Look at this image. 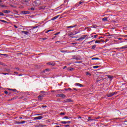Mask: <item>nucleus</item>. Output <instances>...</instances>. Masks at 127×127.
<instances>
[{
    "mask_svg": "<svg viewBox=\"0 0 127 127\" xmlns=\"http://www.w3.org/2000/svg\"><path fill=\"white\" fill-rule=\"evenodd\" d=\"M40 93L41 94H40V95H39L38 96V99L39 101H42V100H43V97H44L45 95H46V92L45 91H41Z\"/></svg>",
    "mask_w": 127,
    "mask_h": 127,
    "instance_id": "nucleus-1",
    "label": "nucleus"
},
{
    "mask_svg": "<svg viewBox=\"0 0 127 127\" xmlns=\"http://www.w3.org/2000/svg\"><path fill=\"white\" fill-rule=\"evenodd\" d=\"M86 37H87V35H82L80 38L77 39L76 40L77 41H82L84 40V39H85V38H86Z\"/></svg>",
    "mask_w": 127,
    "mask_h": 127,
    "instance_id": "nucleus-2",
    "label": "nucleus"
},
{
    "mask_svg": "<svg viewBox=\"0 0 127 127\" xmlns=\"http://www.w3.org/2000/svg\"><path fill=\"white\" fill-rule=\"evenodd\" d=\"M115 94H117V92H111L110 93H108L107 94V97H113V96H114V95H115Z\"/></svg>",
    "mask_w": 127,
    "mask_h": 127,
    "instance_id": "nucleus-3",
    "label": "nucleus"
},
{
    "mask_svg": "<svg viewBox=\"0 0 127 127\" xmlns=\"http://www.w3.org/2000/svg\"><path fill=\"white\" fill-rule=\"evenodd\" d=\"M42 119H43V117L38 116V117L34 118V121H36V120H42Z\"/></svg>",
    "mask_w": 127,
    "mask_h": 127,
    "instance_id": "nucleus-4",
    "label": "nucleus"
},
{
    "mask_svg": "<svg viewBox=\"0 0 127 127\" xmlns=\"http://www.w3.org/2000/svg\"><path fill=\"white\" fill-rule=\"evenodd\" d=\"M21 13H22V14H29L30 12L29 11H21Z\"/></svg>",
    "mask_w": 127,
    "mask_h": 127,
    "instance_id": "nucleus-5",
    "label": "nucleus"
},
{
    "mask_svg": "<svg viewBox=\"0 0 127 127\" xmlns=\"http://www.w3.org/2000/svg\"><path fill=\"white\" fill-rule=\"evenodd\" d=\"M72 59H75V60H82V58L81 57L78 58L76 57L75 56H72Z\"/></svg>",
    "mask_w": 127,
    "mask_h": 127,
    "instance_id": "nucleus-6",
    "label": "nucleus"
},
{
    "mask_svg": "<svg viewBox=\"0 0 127 127\" xmlns=\"http://www.w3.org/2000/svg\"><path fill=\"white\" fill-rule=\"evenodd\" d=\"M22 33H23L24 34H25V35H29V34H30V33L29 32H28V31H22Z\"/></svg>",
    "mask_w": 127,
    "mask_h": 127,
    "instance_id": "nucleus-7",
    "label": "nucleus"
},
{
    "mask_svg": "<svg viewBox=\"0 0 127 127\" xmlns=\"http://www.w3.org/2000/svg\"><path fill=\"white\" fill-rule=\"evenodd\" d=\"M30 0H23V1L25 2L27 5H29V3L28 2H29Z\"/></svg>",
    "mask_w": 127,
    "mask_h": 127,
    "instance_id": "nucleus-8",
    "label": "nucleus"
},
{
    "mask_svg": "<svg viewBox=\"0 0 127 127\" xmlns=\"http://www.w3.org/2000/svg\"><path fill=\"white\" fill-rule=\"evenodd\" d=\"M48 65H51V66H55V63L53 62H49V63H47Z\"/></svg>",
    "mask_w": 127,
    "mask_h": 127,
    "instance_id": "nucleus-9",
    "label": "nucleus"
},
{
    "mask_svg": "<svg viewBox=\"0 0 127 127\" xmlns=\"http://www.w3.org/2000/svg\"><path fill=\"white\" fill-rule=\"evenodd\" d=\"M2 12H4V13H9V12H10V11L9 10H2Z\"/></svg>",
    "mask_w": 127,
    "mask_h": 127,
    "instance_id": "nucleus-10",
    "label": "nucleus"
},
{
    "mask_svg": "<svg viewBox=\"0 0 127 127\" xmlns=\"http://www.w3.org/2000/svg\"><path fill=\"white\" fill-rule=\"evenodd\" d=\"M69 102H73V101L70 99H67L65 101V103H69Z\"/></svg>",
    "mask_w": 127,
    "mask_h": 127,
    "instance_id": "nucleus-11",
    "label": "nucleus"
},
{
    "mask_svg": "<svg viewBox=\"0 0 127 127\" xmlns=\"http://www.w3.org/2000/svg\"><path fill=\"white\" fill-rule=\"evenodd\" d=\"M107 76L108 77V78H109V79H110L111 80H113L114 78V76L110 75H107Z\"/></svg>",
    "mask_w": 127,
    "mask_h": 127,
    "instance_id": "nucleus-12",
    "label": "nucleus"
},
{
    "mask_svg": "<svg viewBox=\"0 0 127 127\" xmlns=\"http://www.w3.org/2000/svg\"><path fill=\"white\" fill-rule=\"evenodd\" d=\"M75 86H78L79 87H84V85L82 84L77 83H75Z\"/></svg>",
    "mask_w": 127,
    "mask_h": 127,
    "instance_id": "nucleus-13",
    "label": "nucleus"
},
{
    "mask_svg": "<svg viewBox=\"0 0 127 127\" xmlns=\"http://www.w3.org/2000/svg\"><path fill=\"white\" fill-rule=\"evenodd\" d=\"M59 97H60V98H65L66 95H65V94H59Z\"/></svg>",
    "mask_w": 127,
    "mask_h": 127,
    "instance_id": "nucleus-14",
    "label": "nucleus"
},
{
    "mask_svg": "<svg viewBox=\"0 0 127 127\" xmlns=\"http://www.w3.org/2000/svg\"><path fill=\"white\" fill-rule=\"evenodd\" d=\"M8 90H9V91H12L13 92H17V90L15 89L8 88Z\"/></svg>",
    "mask_w": 127,
    "mask_h": 127,
    "instance_id": "nucleus-15",
    "label": "nucleus"
},
{
    "mask_svg": "<svg viewBox=\"0 0 127 127\" xmlns=\"http://www.w3.org/2000/svg\"><path fill=\"white\" fill-rule=\"evenodd\" d=\"M67 71H73L74 70V68L73 67H68L67 68Z\"/></svg>",
    "mask_w": 127,
    "mask_h": 127,
    "instance_id": "nucleus-16",
    "label": "nucleus"
},
{
    "mask_svg": "<svg viewBox=\"0 0 127 127\" xmlns=\"http://www.w3.org/2000/svg\"><path fill=\"white\" fill-rule=\"evenodd\" d=\"M127 49V45L124 46L123 47H121L120 49Z\"/></svg>",
    "mask_w": 127,
    "mask_h": 127,
    "instance_id": "nucleus-17",
    "label": "nucleus"
},
{
    "mask_svg": "<svg viewBox=\"0 0 127 127\" xmlns=\"http://www.w3.org/2000/svg\"><path fill=\"white\" fill-rule=\"evenodd\" d=\"M59 17V16H56L53 18H52L51 19L52 20H55V19H57V18H58V17Z\"/></svg>",
    "mask_w": 127,
    "mask_h": 127,
    "instance_id": "nucleus-18",
    "label": "nucleus"
},
{
    "mask_svg": "<svg viewBox=\"0 0 127 127\" xmlns=\"http://www.w3.org/2000/svg\"><path fill=\"white\" fill-rule=\"evenodd\" d=\"M76 26H77V24H75L74 26H68L67 27V28H73V27H76Z\"/></svg>",
    "mask_w": 127,
    "mask_h": 127,
    "instance_id": "nucleus-19",
    "label": "nucleus"
},
{
    "mask_svg": "<svg viewBox=\"0 0 127 127\" xmlns=\"http://www.w3.org/2000/svg\"><path fill=\"white\" fill-rule=\"evenodd\" d=\"M39 26H32L31 29L33 30V29H35V28H37Z\"/></svg>",
    "mask_w": 127,
    "mask_h": 127,
    "instance_id": "nucleus-20",
    "label": "nucleus"
},
{
    "mask_svg": "<svg viewBox=\"0 0 127 127\" xmlns=\"http://www.w3.org/2000/svg\"><path fill=\"white\" fill-rule=\"evenodd\" d=\"M63 119H66L67 120H70V119H72V118L71 117H69L68 116H65L64 117Z\"/></svg>",
    "mask_w": 127,
    "mask_h": 127,
    "instance_id": "nucleus-21",
    "label": "nucleus"
},
{
    "mask_svg": "<svg viewBox=\"0 0 127 127\" xmlns=\"http://www.w3.org/2000/svg\"><path fill=\"white\" fill-rule=\"evenodd\" d=\"M102 20L103 21H108V18L107 17H104L102 19Z\"/></svg>",
    "mask_w": 127,
    "mask_h": 127,
    "instance_id": "nucleus-22",
    "label": "nucleus"
},
{
    "mask_svg": "<svg viewBox=\"0 0 127 127\" xmlns=\"http://www.w3.org/2000/svg\"><path fill=\"white\" fill-rule=\"evenodd\" d=\"M93 69H97L98 68H100V66L99 65H96L93 66Z\"/></svg>",
    "mask_w": 127,
    "mask_h": 127,
    "instance_id": "nucleus-23",
    "label": "nucleus"
},
{
    "mask_svg": "<svg viewBox=\"0 0 127 127\" xmlns=\"http://www.w3.org/2000/svg\"><path fill=\"white\" fill-rule=\"evenodd\" d=\"M91 60H100V59L99 58H93Z\"/></svg>",
    "mask_w": 127,
    "mask_h": 127,
    "instance_id": "nucleus-24",
    "label": "nucleus"
},
{
    "mask_svg": "<svg viewBox=\"0 0 127 127\" xmlns=\"http://www.w3.org/2000/svg\"><path fill=\"white\" fill-rule=\"evenodd\" d=\"M61 123V124H63V125H66V124H67V122L66 121H62Z\"/></svg>",
    "mask_w": 127,
    "mask_h": 127,
    "instance_id": "nucleus-25",
    "label": "nucleus"
},
{
    "mask_svg": "<svg viewBox=\"0 0 127 127\" xmlns=\"http://www.w3.org/2000/svg\"><path fill=\"white\" fill-rule=\"evenodd\" d=\"M10 6H11V7H13V8H16V6L15 5L10 4Z\"/></svg>",
    "mask_w": 127,
    "mask_h": 127,
    "instance_id": "nucleus-26",
    "label": "nucleus"
},
{
    "mask_svg": "<svg viewBox=\"0 0 127 127\" xmlns=\"http://www.w3.org/2000/svg\"><path fill=\"white\" fill-rule=\"evenodd\" d=\"M0 7H6V6L5 5L0 4Z\"/></svg>",
    "mask_w": 127,
    "mask_h": 127,
    "instance_id": "nucleus-27",
    "label": "nucleus"
},
{
    "mask_svg": "<svg viewBox=\"0 0 127 127\" xmlns=\"http://www.w3.org/2000/svg\"><path fill=\"white\" fill-rule=\"evenodd\" d=\"M88 119H89L87 120V122H90V121H94L93 119H91V117H88Z\"/></svg>",
    "mask_w": 127,
    "mask_h": 127,
    "instance_id": "nucleus-28",
    "label": "nucleus"
},
{
    "mask_svg": "<svg viewBox=\"0 0 127 127\" xmlns=\"http://www.w3.org/2000/svg\"><path fill=\"white\" fill-rule=\"evenodd\" d=\"M97 46L96 45H94L93 46H92V49H95V48H96V47Z\"/></svg>",
    "mask_w": 127,
    "mask_h": 127,
    "instance_id": "nucleus-29",
    "label": "nucleus"
},
{
    "mask_svg": "<svg viewBox=\"0 0 127 127\" xmlns=\"http://www.w3.org/2000/svg\"><path fill=\"white\" fill-rule=\"evenodd\" d=\"M34 8L31 7V8H29L28 10H34Z\"/></svg>",
    "mask_w": 127,
    "mask_h": 127,
    "instance_id": "nucleus-30",
    "label": "nucleus"
},
{
    "mask_svg": "<svg viewBox=\"0 0 127 127\" xmlns=\"http://www.w3.org/2000/svg\"><path fill=\"white\" fill-rule=\"evenodd\" d=\"M93 28H97V27H98V26H97L96 25H93L92 26Z\"/></svg>",
    "mask_w": 127,
    "mask_h": 127,
    "instance_id": "nucleus-31",
    "label": "nucleus"
},
{
    "mask_svg": "<svg viewBox=\"0 0 127 127\" xmlns=\"http://www.w3.org/2000/svg\"><path fill=\"white\" fill-rule=\"evenodd\" d=\"M53 31V30H48L45 32V33H48V32H50V31Z\"/></svg>",
    "mask_w": 127,
    "mask_h": 127,
    "instance_id": "nucleus-32",
    "label": "nucleus"
},
{
    "mask_svg": "<svg viewBox=\"0 0 127 127\" xmlns=\"http://www.w3.org/2000/svg\"><path fill=\"white\" fill-rule=\"evenodd\" d=\"M83 2H84L79 1V2H78V6H79L80 4H81L82 3H83Z\"/></svg>",
    "mask_w": 127,
    "mask_h": 127,
    "instance_id": "nucleus-33",
    "label": "nucleus"
},
{
    "mask_svg": "<svg viewBox=\"0 0 127 127\" xmlns=\"http://www.w3.org/2000/svg\"><path fill=\"white\" fill-rule=\"evenodd\" d=\"M101 41H102L97 40V41H95V43H101Z\"/></svg>",
    "mask_w": 127,
    "mask_h": 127,
    "instance_id": "nucleus-34",
    "label": "nucleus"
},
{
    "mask_svg": "<svg viewBox=\"0 0 127 127\" xmlns=\"http://www.w3.org/2000/svg\"><path fill=\"white\" fill-rule=\"evenodd\" d=\"M36 116H43V114L41 113V114H36Z\"/></svg>",
    "mask_w": 127,
    "mask_h": 127,
    "instance_id": "nucleus-35",
    "label": "nucleus"
},
{
    "mask_svg": "<svg viewBox=\"0 0 127 127\" xmlns=\"http://www.w3.org/2000/svg\"><path fill=\"white\" fill-rule=\"evenodd\" d=\"M0 15L1 16H3V15H4L3 13H2L1 12H0Z\"/></svg>",
    "mask_w": 127,
    "mask_h": 127,
    "instance_id": "nucleus-36",
    "label": "nucleus"
},
{
    "mask_svg": "<svg viewBox=\"0 0 127 127\" xmlns=\"http://www.w3.org/2000/svg\"><path fill=\"white\" fill-rule=\"evenodd\" d=\"M0 20V21H1L2 22H4V23H6V22H6V21L3 20Z\"/></svg>",
    "mask_w": 127,
    "mask_h": 127,
    "instance_id": "nucleus-37",
    "label": "nucleus"
},
{
    "mask_svg": "<svg viewBox=\"0 0 127 127\" xmlns=\"http://www.w3.org/2000/svg\"><path fill=\"white\" fill-rule=\"evenodd\" d=\"M99 119H101V117H95V120H99Z\"/></svg>",
    "mask_w": 127,
    "mask_h": 127,
    "instance_id": "nucleus-38",
    "label": "nucleus"
},
{
    "mask_svg": "<svg viewBox=\"0 0 127 127\" xmlns=\"http://www.w3.org/2000/svg\"><path fill=\"white\" fill-rule=\"evenodd\" d=\"M0 55H2V56H7V54H0Z\"/></svg>",
    "mask_w": 127,
    "mask_h": 127,
    "instance_id": "nucleus-39",
    "label": "nucleus"
},
{
    "mask_svg": "<svg viewBox=\"0 0 127 127\" xmlns=\"http://www.w3.org/2000/svg\"><path fill=\"white\" fill-rule=\"evenodd\" d=\"M42 108H47V106L46 105H42Z\"/></svg>",
    "mask_w": 127,
    "mask_h": 127,
    "instance_id": "nucleus-40",
    "label": "nucleus"
},
{
    "mask_svg": "<svg viewBox=\"0 0 127 127\" xmlns=\"http://www.w3.org/2000/svg\"><path fill=\"white\" fill-rule=\"evenodd\" d=\"M58 34H60V32H57L56 34H54V35H58Z\"/></svg>",
    "mask_w": 127,
    "mask_h": 127,
    "instance_id": "nucleus-41",
    "label": "nucleus"
},
{
    "mask_svg": "<svg viewBox=\"0 0 127 127\" xmlns=\"http://www.w3.org/2000/svg\"><path fill=\"white\" fill-rule=\"evenodd\" d=\"M40 127H46V125H40Z\"/></svg>",
    "mask_w": 127,
    "mask_h": 127,
    "instance_id": "nucleus-42",
    "label": "nucleus"
},
{
    "mask_svg": "<svg viewBox=\"0 0 127 127\" xmlns=\"http://www.w3.org/2000/svg\"><path fill=\"white\" fill-rule=\"evenodd\" d=\"M122 37H127V35H123Z\"/></svg>",
    "mask_w": 127,
    "mask_h": 127,
    "instance_id": "nucleus-43",
    "label": "nucleus"
},
{
    "mask_svg": "<svg viewBox=\"0 0 127 127\" xmlns=\"http://www.w3.org/2000/svg\"><path fill=\"white\" fill-rule=\"evenodd\" d=\"M16 98H17V97H13V98H11V99H10V100H12H12H14V99H16Z\"/></svg>",
    "mask_w": 127,
    "mask_h": 127,
    "instance_id": "nucleus-44",
    "label": "nucleus"
},
{
    "mask_svg": "<svg viewBox=\"0 0 127 127\" xmlns=\"http://www.w3.org/2000/svg\"><path fill=\"white\" fill-rule=\"evenodd\" d=\"M25 121H22L21 122V124H25Z\"/></svg>",
    "mask_w": 127,
    "mask_h": 127,
    "instance_id": "nucleus-45",
    "label": "nucleus"
},
{
    "mask_svg": "<svg viewBox=\"0 0 127 127\" xmlns=\"http://www.w3.org/2000/svg\"><path fill=\"white\" fill-rule=\"evenodd\" d=\"M86 75H91V73H89V72H86Z\"/></svg>",
    "mask_w": 127,
    "mask_h": 127,
    "instance_id": "nucleus-46",
    "label": "nucleus"
},
{
    "mask_svg": "<svg viewBox=\"0 0 127 127\" xmlns=\"http://www.w3.org/2000/svg\"><path fill=\"white\" fill-rule=\"evenodd\" d=\"M60 115H63V116H64L65 115V113L62 112L60 113Z\"/></svg>",
    "mask_w": 127,
    "mask_h": 127,
    "instance_id": "nucleus-47",
    "label": "nucleus"
},
{
    "mask_svg": "<svg viewBox=\"0 0 127 127\" xmlns=\"http://www.w3.org/2000/svg\"><path fill=\"white\" fill-rule=\"evenodd\" d=\"M3 75H8V73H2Z\"/></svg>",
    "mask_w": 127,
    "mask_h": 127,
    "instance_id": "nucleus-48",
    "label": "nucleus"
},
{
    "mask_svg": "<svg viewBox=\"0 0 127 127\" xmlns=\"http://www.w3.org/2000/svg\"><path fill=\"white\" fill-rule=\"evenodd\" d=\"M18 125H21V122H17Z\"/></svg>",
    "mask_w": 127,
    "mask_h": 127,
    "instance_id": "nucleus-49",
    "label": "nucleus"
},
{
    "mask_svg": "<svg viewBox=\"0 0 127 127\" xmlns=\"http://www.w3.org/2000/svg\"><path fill=\"white\" fill-rule=\"evenodd\" d=\"M64 127H70L69 125H64Z\"/></svg>",
    "mask_w": 127,
    "mask_h": 127,
    "instance_id": "nucleus-50",
    "label": "nucleus"
},
{
    "mask_svg": "<svg viewBox=\"0 0 127 127\" xmlns=\"http://www.w3.org/2000/svg\"><path fill=\"white\" fill-rule=\"evenodd\" d=\"M4 93L6 94H7L8 93V92L7 91H4Z\"/></svg>",
    "mask_w": 127,
    "mask_h": 127,
    "instance_id": "nucleus-51",
    "label": "nucleus"
},
{
    "mask_svg": "<svg viewBox=\"0 0 127 127\" xmlns=\"http://www.w3.org/2000/svg\"><path fill=\"white\" fill-rule=\"evenodd\" d=\"M66 68H67L66 66H64L63 67V69H66Z\"/></svg>",
    "mask_w": 127,
    "mask_h": 127,
    "instance_id": "nucleus-52",
    "label": "nucleus"
},
{
    "mask_svg": "<svg viewBox=\"0 0 127 127\" xmlns=\"http://www.w3.org/2000/svg\"><path fill=\"white\" fill-rule=\"evenodd\" d=\"M98 37V35H94V38H96Z\"/></svg>",
    "mask_w": 127,
    "mask_h": 127,
    "instance_id": "nucleus-53",
    "label": "nucleus"
},
{
    "mask_svg": "<svg viewBox=\"0 0 127 127\" xmlns=\"http://www.w3.org/2000/svg\"><path fill=\"white\" fill-rule=\"evenodd\" d=\"M118 40H123V38H118Z\"/></svg>",
    "mask_w": 127,
    "mask_h": 127,
    "instance_id": "nucleus-54",
    "label": "nucleus"
},
{
    "mask_svg": "<svg viewBox=\"0 0 127 127\" xmlns=\"http://www.w3.org/2000/svg\"><path fill=\"white\" fill-rule=\"evenodd\" d=\"M93 41H94V40H93V41H91L90 42H88V43H89V44H90V43H92V42H93Z\"/></svg>",
    "mask_w": 127,
    "mask_h": 127,
    "instance_id": "nucleus-55",
    "label": "nucleus"
},
{
    "mask_svg": "<svg viewBox=\"0 0 127 127\" xmlns=\"http://www.w3.org/2000/svg\"><path fill=\"white\" fill-rule=\"evenodd\" d=\"M15 69H16V70H17L18 71L19 70V68H18V67L15 68Z\"/></svg>",
    "mask_w": 127,
    "mask_h": 127,
    "instance_id": "nucleus-56",
    "label": "nucleus"
},
{
    "mask_svg": "<svg viewBox=\"0 0 127 127\" xmlns=\"http://www.w3.org/2000/svg\"><path fill=\"white\" fill-rule=\"evenodd\" d=\"M66 123H67V124H70L71 123V122L70 121H67V122H66Z\"/></svg>",
    "mask_w": 127,
    "mask_h": 127,
    "instance_id": "nucleus-57",
    "label": "nucleus"
},
{
    "mask_svg": "<svg viewBox=\"0 0 127 127\" xmlns=\"http://www.w3.org/2000/svg\"><path fill=\"white\" fill-rule=\"evenodd\" d=\"M56 37V36H55V37H53V38H52V39L53 40V39H54Z\"/></svg>",
    "mask_w": 127,
    "mask_h": 127,
    "instance_id": "nucleus-58",
    "label": "nucleus"
},
{
    "mask_svg": "<svg viewBox=\"0 0 127 127\" xmlns=\"http://www.w3.org/2000/svg\"><path fill=\"white\" fill-rule=\"evenodd\" d=\"M14 27H15V28H17V26H16V25H14Z\"/></svg>",
    "mask_w": 127,
    "mask_h": 127,
    "instance_id": "nucleus-59",
    "label": "nucleus"
},
{
    "mask_svg": "<svg viewBox=\"0 0 127 127\" xmlns=\"http://www.w3.org/2000/svg\"><path fill=\"white\" fill-rule=\"evenodd\" d=\"M73 89L74 90V91H77V89L74 88Z\"/></svg>",
    "mask_w": 127,
    "mask_h": 127,
    "instance_id": "nucleus-60",
    "label": "nucleus"
},
{
    "mask_svg": "<svg viewBox=\"0 0 127 127\" xmlns=\"http://www.w3.org/2000/svg\"><path fill=\"white\" fill-rule=\"evenodd\" d=\"M46 71H49V69L48 68L46 69Z\"/></svg>",
    "mask_w": 127,
    "mask_h": 127,
    "instance_id": "nucleus-61",
    "label": "nucleus"
},
{
    "mask_svg": "<svg viewBox=\"0 0 127 127\" xmlns=\"http://www.w3.org/2000/svg\"><path fill=\"white\" fill-rule=\"evenodd\" d=\"M64 90H65V91H68V89H67V88H65Z\"/></svg>",
    "mask_w": 127,
    "mask_h": 127,
    "instance_id": "nucleus-62",
    "label": "nucleus"
},
{
    "mask_svg": "<svg viewBox=\"0 0 127 127\" xmlns=\"http://www.w3.org/2000/svg\"><path fill=\"white\" fill-rule=\"evenodd\" d=\"M61 52H62V53H64V52H65V51H61Z\"/></svg>",
    "mask_w": 127,
    "mask_h": 127,
    "instance_id": "nucleus-63",
    "label": "nucleus"
},
{
    "mask_svg": "<svg viewBox=\"0 0 127 127\" xmlns=\"http://www.w3.org/2000/svg\"><path fill=\"white\" fill-rule=\"evenodd\" d=\"M56 127H60V126H56Z\"/></svg>",
    "mask_w": 127,
    "mask_h": 127,
    "instance_id": "nucleus-64",
    "label": "nucleus"
}]
</instances>
